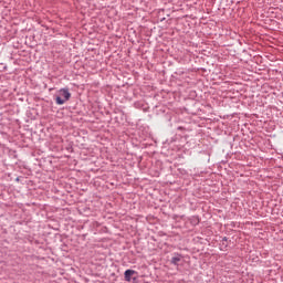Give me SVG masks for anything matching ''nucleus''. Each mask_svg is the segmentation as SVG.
<instances>
[{
    "mask_svg": "<svg viewBox=\"0 0 283 283\" xmlns=\"http://www.w3.org/2000/svg\"><path fill=\"white\" fill-rule=\"evenodd\" d=\"M182 261V254H175V256L171 258L170 264H174L175 266H178V262Z\"/></svg>",
    "mask_w": 283,
    "mask_h": 283,
    "instance_id": "f03ea898",
    "label": "nucleus"
},
{
    "mask_svg": "<svg viewBox=\"0 0 283 283\" xmlns=\"http://www.w3.org/2000/svg\"><path fill=\"white\" fill-rule=\"evenodd\" d=\"M134 273H136V271L134 270H126L124 273V277L126 282H132V275H134Z\"/></svg>",
    "mask_w": 283,
    "mask_h": 283,
    "instance_id": "7ed1b4c3",
    "label": "nucleus"
},
{
    "mask_svg": "<svg viewBox=\"0 0 283 283\" xmlns=\"http://www.w3.org/2000/svg\"><path fill=\"white\" fill-rule=\"evenodd\" d=\"M59 94L60 96L55 97L56 105H65V103L72 98V93H70L69 88H61Z\"/></svg>",
    "mask_w": 283,
    "mask_h": 283,
    "instance_id": "f257e3e1",
    "label": "nucleus"
},
{
    "mask_svg": "<svg viewBox=\"0 0 283 283\" xmlns=\"http://www.w3.org/2000/svg\"><path fill=\"white\" fill-rule=\"evenodd\" d=\"M178 129H182V127H178Z\"/></svg>",
    "mask_w": 283,
    "mask_h": 283,
    "instance_id": "39448f33",
    "label": "nucleus"
},
{
    "mask_svg": "<svg viewBox=\"0 0 283 283\" xmlns=\"http://www.w3.org/2000/svg\"><path fill=\"white\" fill-rule=\"evenodd\" d=\"M227 240H228L227 237H224V238L222 239V242H223V243H222V247H224V249H227V244H224V242H227Z\"/></svg>",
    "mask_w": 283,
    "mask_h": 283,
    "instance_id": "20e7f679",
    "label": "nucleus"
}]
</instances>
